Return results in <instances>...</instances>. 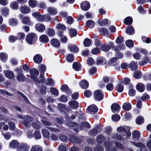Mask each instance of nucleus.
I'll list each match as a JSON object with an SVG mask.
<instances>
[{
    "instance_id": "2eb2a0df",
    "label": "nucleus",
    "mask_w": 151,
    "mask_h": 151,
    "mask_svg": "<svg viewBox=\"0 0 151 151\" xmlns=\"http://www.w3.org/2000/svg\"><path fill=\"white\" fill-rule=\"evenodd\" d=\"M20 11L24 14L28 13L30 11V9L26 6H21L20 8Z\"/></svg>"
},
{
    "instance_id": "6ab92c4d",
    "label": "nucleus",
    "mask_w": 151,
    "mask_h": 151,
    "mask_svg": "<svg viewBox=\"0 0 151 151\" xmlns=\"http://www.w3.org/2000/svg\"><path fill=\"white\" fill-rule=\"evenodd\" d=\"M80 84L81 87L83 89H86L88 87V83L85 80H83L81 81L80 82Z\"/></svg>"
},
{
    "instance_id": "a18cd8bd",
    "label": "nucleus",
    "mask_w": 151,
    "mask_h": 151,
    "mask_svg": "<svg viewBox=\"0 0 151 151\" xmlns=\"http://www.w3.org/2000/svg\"><path fill=\"white\" fill-rule=\"evenodd\" d=\"M42 133L44 137L46 138L49 137L50 133L49 131L45 129H42Z\"/></svg>"
},
{
    "instance_id": "603ef678",
    "label": "nucleus",
    "mask_w": 151,
    "mask_h": 151,
    "mask_svg": "<svg viewBox=\"0 0 151 151\" xmlns=\"http://www.w3.org/2000/svg\"><path fill=\"white\" fill-rule=\"evenodd\" d=\"M37 2L34 0H30L29 1V4L30 6L33 8L35 7L37 4Z\"/></svg>"
},
{
    "instance_id": "aec40b11",
    "label": "nucleus",
    "mask_w": 151,
    "mask_h": 151,
    "mask_svg": "<svg viewBox=\"0 0 151 151\" xmlns=\"http://www.w3.org/2000/svg\"><path fill=\"white\" fill-rule=\"evenodd\" d=\"M132 139L134 140H137L139 138L140 136V132L137 130L134 131L132 133Z\"/></svg>"
},
{
    "instance_id": "5fc2aeb1",
    "label": "nucleus",
    "mask_w": 151,
    "mask_h": 151,
    "mask_svg": "<svg viewBox=\"0 0 151 151\" xmlns=\"http://www.w3.org/2000/svg\"><path fill=\"white\" fill-rule=\"evenodd\" d=\"M51 93L53 95L58 96V91L55 88L52 87L50 89Z\"/></svg>"
},
{
    "instance_id": "58836bf2",
    "label": "nucleus",
    "mask_w": 151,
    "mask_h": 151,
    "mask_svg": "<svg viewBox=\"0 0 151 151\" xmlns=\"http://www.w3.org/2000/svg\"><path fill=\"white\" fill-rule=\"evenodd\" d=\"M144 119L142 116H139L137 117L136 119V122L138 124H141L143 122Z\"/></svg>"
},
{
    "instance_id": "a211bd4d",
    "label": "nucleus",
    "mask_w": 151,
    "mask_h": 151,
    "mask_svg": "<svg viewBox=\"0 0 151 151\" xmlns=\"http://www.w3.org/2000/svg\"><path fill=\"white\" fill-rule=\"evenodd\" d=\"M51 45L56 47H59L60 45V43L58 40L56 39H52L50 41Z\"/></svg>"
},
{
    "instance_id": "37998d69",
    "label": "nucleus",
    "mask_w": 151,
    "mask_h": 151,
    "mask_svg": "<svg viewBox=\"0 0 151 151\" xmlns=\"http://www.w3.org/2000/svg\"><path fill=\"white\" fill-rule=\"evenodd\" d=\"M10 6L11 8L14 9H17L19 8L17 2L15 1L11 3Z\"/></svg>"
},
{
    "instance_id": "9d476101",
    "label": "nucleus",
    "mask_w": 151,
    "mask_h": 151,
    "mask_svg": "<svg viewBox=\"0 0 151 151\" xmlns=\"http://www.w3.org/2000/svg\"><path fill=\"white\" fill-rule=\"evenodd\" d=\"M35 27L37 31L41 32H43L45 29L44 25L40 23L37 24L35 25Z\"/></svg>"
},
{
    "instance_id": "09e8293b",
    "label": "nucleus",
    "mask_w": 151,
    "mask_h": 151,
    "mask_svg": "<svg viewBox=\"0 0 151 151\" xmlns=\"http://www.w3.org/2000/svg\"><path fill=\"white\" fill-rule=\"evenodd\" d=\"M1 12L2 15L6 16L9 14V9L6 7H4L1 9Z\"/></svg>"
},
{
    "instance_id": "c9c22d12",
    "label": "nucleus",
    "mask_w": 151,
    "mask_h": 151,
    "mask_svg": "<svg viewBox=\"0 0 151 151\" xmlns=\"http://www.w3.org/2000/svg\"><path fill=\"white\" fill-rule=\"evenodd\" d=\"M86 25L90 28H93L95 26L94 22L92 20H88L86 22Z\"/></svg>"
},
{
    "instance_id": "4468645a",
    "label": "nucleus",
    "mask_w": 151,
    "mask_h": 151,
    "mask_svg": "<svg viewBox=\"0 0 151 151\" xmlns=\"http://www.w3.org/2000/svg\"><path fill=\"white\" fill-rule=\"evenodd\" d=\"M70 106L72 109H76L78 106V103L76 101H71L68 102Z\"/></svg>"
},
{
    "instance_id": "473e14b6",
    "label": "nucleus",
    "mask_w": 151,
    "mask_h": 151,
    "mask_svg": "<svg viewBox=\"0 0 151 151\" xmlns=\"http://www.w3.org/2000/svg\"><path fill=\"white\" fill-rule=\"evenodd\" d=\"M47 34L50 37H52L55 34V31L53 29L49 28L47 29Z\"/></svg>"
},
{
    "instance_id": "7ed1b4c3",
    "label": "nucleus",
    "mask_w": 151,
    "mask_h": 151,
    "mask_svg": "<svg viewBox=\"0 0 151 151\" xmlns=\"http://www.w3.org/2000/svg\"><path fill=\"white\" fill-rule=\"evenodd\" d=\"M37 39V36L34 33H29L26 37L27 42L29 44L35 43L36 42Z\"/></svg>"
},
{
    "instance_id": "72a5a7b5",
    "label": "nucleus",
    "mask_w": 151,
    "mask_h": 151,
    "mask_svg": "<svg viewBox=\"0 0 151 151\" xmlns=\"http://www.w3.org/2000/svg\"><path fill=\"white\" fill-rule=\"evenodd\" d=\"M101 49L102 50L106 52L110 49V46L109 44H105L101 46Z\"/></svg>"
},
{
    "instance_id": "4d7b16f0",
    "label": "nucleus",
    "mask_w": 151,
    "mask_h": 151,
    "mask_svg": "<svg viewBox=\"0 0 151 151\" xmlns=\"http://www.w3.org/2000/svg\"><path fill=\"white\" fill-rule=\"evenodd\" d=\"M17 79L19 81H22L25 80V77L23 74L20 73L18 75Z\"/></svg>"
},
{
    "instance_id": "1a4fd4ad",
    "label": "nucleus",
    "mask_w": 151,
    "mask_h": 151,
    "mask_svg": "<svg viewBox=\"0 0 151 151\" xmlns=\"http://www.w3.org/2000/svg\"><path fill=\"white\" fill-rule=\"evenodd\" d=\"M58 36L60 37V41L61 42L66 43L68 40L66 36L63 34V32H59L58 33Z\"/></svg>"
},
{
    "instance_id": "f704fd0d",
    "label": "nucleus",
    "mask_w": 151,
    "mask_h": 151,
    "mask_svg": "<svg viewBox=\"0 0 151 151\" xmlns=\"http://www.w3.org/2000/svg\"><path fill=\"white\" fill-rule=\"evenodd\" d=\"M126 33L129 35H132L134 33L133 28L132 27H127L126 28Z\"/></svg>"
},
{
    "instance_id": "338daca9",
    "label": "nucleus",
    "mask_w": 151,
    "mask_h": 151,
    "mask_svg": "<svg viewBox=\"0 0 151 151\" xmlns=\"http://www.w3.org/2000/svg\"><path fill=\"white\" fill-rule=\"evenodd\" d=\"M95 63L94 60L91 58H89L87 60V63L90 65H93Z\"/></svg>"
},
{
    "instance_id": "2f4dec72",
    "label": "nucleus",
    "mask_w": 151,
    "mask_h": 151,
    "mask_svg": "<svg viewBox=\"0 0 151 151\" xmlns=\"http://www.w3.org/2000/svg\"><path fill=\"white\" fill-rule=\"evenodd\" d=\"M60 89L61 91L64 92H67L68 93H71L70 91H69L68 86L64 84L62 86Z\"/></svg>"
},
{
    "instance_id": "a19ab883",
    "label": "nucleus",
    "mask_w": 151,
    "mask_h": 151,
    "mask_svg": "<svg viewBox=\"0 0 151 151\" xmlns=\"http://www.w3.org/2000/svg\"><path fill=\"white\" fill-rule=\"evenodd\" d=\"M91 40L90 39L86 38L84 41L83 45L86 47L89 46L91 44Z\"/></svg>"
},
{
    "instance_id": "5701e85b",
    "label": "nucleus",
    "mask_w": 151,
    "mask_h": 151,
    "mask_svg": "<svg viewBox=\"0 0 151 151\" xmlns=\"http://www.w3.org/2000/svg\"><path fill=\"white\" fill-rule=\"evenodd\" d=\"M40 40L41 42L45 43L49 41V38L47 35H42L40 36Z\"/></svg>"
},
{
    "instance_id": "c756f323",
    "label": "nucleus",
    "mask_w": 151,
    "mask_h": 151,
    "mask_svg": "<svg viewBox=\"0 0 151 151\" xmlns=\"http://www.w3.org/2000/svg\"><path fill=\"white\" fill-rule=\"evenodd\" d=\"M81 64L77 62L73 63V69L76 71H79L81 68Z\"/></svg>"
},
{
    "instance_id": "0eeeda50",
    "label": "nucleus",
    "mask_w": 151,
    "mask_h": 151,
    "mask_svg": "<svg viewBox=\"0 0 151 151\" xmlns=\"http://www.w3.org/2000/svg\"><path fill=\"white\" fill-rule=\"evenodd\" d=\"M66 124L70 127H74V128H73L72 129H74V130L75 132H77L78 131V124H76L75 123H73L72 122L69 121L68 120H67L66 122Z\"/></svg>"
},
{
    "instance_id": "3c124183",
    "label": "nucleus",
    "mask_w": 151,
    "mask_h": 151,
    "mask_svg": "<svg viewBox=\"0 0 151 151\" xmlns=\"http://www.w3.org/2000/svg\"><path fill=\"white\" fill-rule=\"evenodd\" d=\"M101 52V50L99 48L96 47L92 49L91 51L92 54L93 55H97Z\"/></svg>"
},
{
    "instance_id": "20e7f679",
    "label": "nucleus",
    "mask_w": 151,
    "mask_h": 151,
    "mask_svg": "<svg viewBox=\"0 0 151 151\" xmlns=\"http://www.w3.org/2000/svg\"><path fill=\"white\" fill-rule=\"evenodd\" d=\"M104 97L103 92L100 90L95 91L94 93V97L95 100L99 101L102 100Z\"/></svg>"
},
{
    "instance_id": "6e6d98bb",
    "label": "nucleus",
    "mask_w": 151,
    "mask_h": 151,
    "mask_svg": "<svg viewBox=\"0 0 151 151\" xmlns=\"http://www.w3.org/2000/svg\"><path fill=\"white\" fill-rule=\"evenodd\" d=\"M106 88L108 91H111L114 89V86L112 83H109L106 85Z\"/></svg>"
},
{
    "instance_id": "49530a36",
    "label": "nucleus",
    "mask_w": 151,
    "mask_h": 151,
    "mask_svg": "<svg viewBox=\"0 0 151 151\" xmlns=\"http://www.w3.org/2000/svg\"><path fill=\"white\" fill-rule=\"evenodd\" d=\"M70 35L72 37L76 36L77 34L76 30L73 28H71L69 30Z\"/></svg>"
},
{
    "instance_id": "e433bc0d",
    "label": "nucleus",
    "mask_w": 151,
    "mask_h": 151,
    "mask_svg": "<svg viewBox=\"0 0 151 151\" xmlns=\"http://www.w3.org/2000/svg\"><path fill=\"white\" fill-rule=\"evenodd\" d=\"M45 83L46 85L53 86L54 84V82L50 78H47L46 81L44 78Z\"/></svg>"
},
{
    "instance_id": "13d9d810",
    "label": "nucleus",
    "mask_w": 151,
    "mask_h": 151,
    "mask_svg": "<svg viewBox=\"0 0 151 151\" xmlns=\"http://www.w3.org/2000/svg\"><path fill=\"white\" fill-rule=\"evenodd\" d=\"M97 71V68L95 67H91L89 70V73L91 75H93L95 74Z\"/></svg>"
},
{
    "instance_id": "4be33fe9",
    "label": "nucleus",
    "mask_w": 151,
    "mask_h": 151,
    "mask_svg": "<svg viewBox=\"0 0 151 151\" xmlns=\"http://www.w3.org/2000/svg\"><path fill=\"white\" fill-rule=\"evenodd\" d=\"M133 76L134 78L138 79L142 77V74L140 71H137L134 72L133 74Z\"/></svg>"
},
{
    "instance_id": "de8ad7c7",
    "label": "nucleus",
    "mask_w": 151,
    "mask_h": 151,
    "mask_svg": "<svg viewBox=\"0 0 151 151\" xmlns=\"http://www.w3.org/2000/svg\"><path fill=\"white\" fill-rule=\"evenodd\" d=\"M7 57V54L4 53H1L0 54V59L4 62H5L6 61Z\"/></svg>"
},
{
    "instance_id": "864d4df0",
    "label": "nucleus",
    "mask_w": 151,
    "mask_h": 151,
    "mask_svg": "<svg viewBox=\"0 0 151 151\" xmlns=\"http://www.w3.org/2000/svg\"><path fill=\"white\" fill-rule=\"evenodd\" d=\"M30 151H42V150L39 146L35 145L32 147Z\"/></svg>"
},
{
    "instance_id": "e2e57ef3",
    "label": "nucleus",
    "mask_w": 151,
    "mask_h": 151,
    "mask_svg": "<svg viewBox=\"0 0 151 151\" xmlns=\"http://www.w3.org/2000/svg\"><path fill=\"white\" fill-rule=\"evenodd\" d=\"M120 119V116L117 114L113 115L112 116V119L113 121L117 122Z\"/></svg>"
},
{
    "instance_id": "ea45409f",
    "label": "nucleus",
    "mask_w": 151,
    "mask_h": 151,
    "mask_svg": "<svg viewBox=\"0 0 151 151\" xmlns=\"http://www.w3.org/2000/svg\"><path fill=\"white\" fill-rule=\"evenodd\" d=\"M124 86L121 83L117 84L116 86V90L119 92H122L124 89Z\"/></svg>"
},
{
    "instance_id": "cd10ccee",
    "label": "nucleus",
    "mask_w": 151,
    "mask_h": 151,
    "mask_svg": "<svg viewBox=\"0 0 151 151\" xmlns=\"http://www.w3.org/2000/svg\"><path fill=\"white\" fill-rule=\"evenodd\" d=\"M137 62H135L134 61L131 62L129 65V67L130 68L131 70H136L137 68Z\"/></svg>"
},
{
    "instance_id": "774afa93",
    "label": "nucleus",
    "mask_w": 151,
    "mask_h": 151,
    "mask_svg": "<svg viewBox=\"0 0 151 151\" xmlns=\"http://www.w3.org/2000/svg\"><path fill=\"white\" fill-rule=\"evenodd\" d=\"M46 87L44 85H42L41 86L40 92L41 93L43 94H45L46 93Z\"/></svg>"
},
{
    "instance_id": "4c0bfd02",
    "label": "nucleus",
    "mask_w": 151,
    "mask_h": 151,
    "mask_svg": "<svg viewBox=\"0 0 151 151\" xmlns=\"http://www.w3.org/2000/svg\"><path fill=\"white\" fill-rule=\"evenodd\" d=\"M133 144L135 146L138 147H141V151H142V150H145V146L144 145L140 143V142H138L136 143L134 142H132Z\"/></svg>"
},
{
    "instance_id": "393cba45",
    "label": "nucleus",
    "mask_w": 151,
    "mask_h": 151,
    "mask_svg": "<svg viewBox=\"0 0 151 151\" xmlns=\"http://www.w3.org/2000/svg\"><path fill=\"white\" fill-rule=\"evenodd\" d=\"M132 108L131 104L129 103H125L122 106L123 109L126 111L130 110Z\"/></svg>"
},
{
    "instance_id": "052dcab7",
    "label": "nucleus",
    "mask_w": 151,
    "mask_h": 151,
    "mask_svg": "<svg viewBox=\"0 0 151 151\" xmlns=\"http://www.w3.org/2000/svg\"><path fill=\"white\" fill-rule=\"evenodd\" d=\"M126 45L128 47H132L133 46L134 43L132 40H127L126 42Z\"/></svg>"
},
{
    "instance_id": "6e6552de",
    "label": "nucleus",
    "mask_w": 151,
    "mask_h": 151,
    "mask_svg": "<svg viewBox=\"0 0 151 151\" xmlns=\"http://www.w3.org/2000/svg\"><path fill=\"white\" fill-rule=\"evenodd\" d=\"M81 7L83 10L85 11L87 10L90 7L89 2L87 1L83 2L81 4Z\"/></svg>"
},
{
    "instance_id": "0e129e2a",
    "label": "nucleus",
    "mask_w": 151,
    "mask_h": 151,
    "mask_svg": "<svg viewBox=\"0 0 151 151\" xmlns=\"http://www.w3.org/2000/svg\"><path fill=\"white\" fill-rule=\"evenodd\" d=\"M84 93V96L87 98L90 97L92 95V92L88 90H85Z\"/></svg>"
},
{
    "instance_id": "ddd939ff",
    "label": "nucleus",
    "mask_w": 151,
    "mask_h": 151,
    "mask_svg": "<svg viewBox=\"0 0 151 151\" xmlns=\"http://www.w3.org/2000/svg\"><path fill=\"white\" fill-rule=\"evenodd\" d=\"M136 87L137 90L140 92H143L145 89V86L142 83H137L136 85Z\"/></svg>"
},
{
    "instance_id": "7c9ffc66",
    "label": "nucleus",
    "mask_w": 151,
    "mask_h": 151,
    "mask_svg": "<svg viewBox=\"0 0 151 151\" xmlns=\"http://www.w3.org/2000/svg\"><path fill=\"white\" fill-rule=\"evenodd\" d=\"M70 140L73 143H78L80 142V139L74 136L70 137Z\"/></svg>"
},
{
    "instance_id": "c03bdc74",
    "label": "nucleus",
    "mask_w": 151,
    "mask_h": 151,
    "mask_svg": "<svg viewBox=\"0 0 151 151\" xmlns=\"http://www.w3.org/2000/svg\"><path fill=\"white\" fill-rule=\"evenodd\" d=\"M132 22V18L130 17L126 18L124 19V23L126 25H130Z\"/></svg>"
},
{
    "instance_id": "69168bd1",
    "label": "nucleus",
    "mask_w": 151,
    "mask_h": 151,
    "mask_svg": "<svg viewBox=\"0 0 151 151\" xmlns=\"http://www.w3.org/2000/svg\"><path fill=\"white\" fill-rule=\"evenodd\" d=\"M17 39V37L15 36L11 35L9 37V40L11 43H13Z\"/></svg>"
},
{
    "instance_id": "f8f14e48",
    "label": "nucleus",
    "mask_w": 151,
    "mask_h": 151,
    "mask_svg": "<svg viewBox=\"0 0 151 151\" xmlns=\"http://www.w3.org/2000/svg\"><path fill=\"white\" fill-rule=\"evenodd\" d=\"M29 149L28 146L26 144H23L21 145L19 147L17 148V151H28Z\"/></svg>"
},
{
    "instance_id": "9b49d317",
    "label": "nucleus",
    "mask_w": 151,
    "mask_h": 151,
    "mask_svg": "<svg viewBox=\"0 0 151 151\" xmlns=\"http://www.w3.org/2000/svg\"><path fill=\"white\" fill-rule=\"evenodd\" d=\"M19 143L18 141L15 140H13L10 142L9 145V147L10 148L14 149L17 148H17L19 147Z\"/></svg>"
},
{
    "instance_id": "bb28decb",
    "label": "nucleus",
    "mask_w": 151,
    "mask_h": 151,
    "mask_svg": "<svg viewBox=\"0 0 151 151\" xmlns=\"http://www.w3.org/2000/svg\"><path fill=\"white\" fill-rule=\"evenodd\" d=\"M96 63L98 65H102L106 63V60L103 57H99L97 58Z\"/></svg>"
},
{
    "instance_id": "a878e982",
    "label": "nucleus",
    "mask_w": 151,
    "mask_h": 151,
    "mask_svg": "<svg viewBox=\"0 0 151 151\" xmlns=\"http://www.w3.org/2000/svg\"><path fill=\"white\" fill-rule=\"evenodd\" d=\"M118 63V60L116 58H111L109 60V63L112 66L117 65Z\"/></svg>"
},
{
    "instance_id": "680f3d73",
    "label": "nucleus",
    "mask_w": 151,
    "mask_h": 151,
    "mask_svg": "<svg viewBox=\"0 0 151 151\" xmlns=\"http://www.w3.org/2000/svg\"><path fill=\"white\" fill-rule=\"evenodd\" d=\"M105 138L104 136L100 135L97 137L96 140L98 142L101 143L104 141Z\"/></svg>"
},
{
    "instance_id": "39448f33",
    "label": "nucleus",
    "mask_w": 151,
    "mask_h": 151,
    "mask_svg": "<svg viewBox=\"0 0 151 151\" xmlns=\"http://www.w3.org/2000/svg\"><path fill=\"white\" fill-rule=\"evenodd\" d=\"M98 110V109L96 106L94 104H93L88 107L86 111H88V112L90 114H93L96 113Z\"/></svg>"
},
{
    "instance_id": "b1692460",
    "label": "nucleus",
    "mask_w": 151,
    "mask_h": 151,
    "mask_svg": "<svg viewBox=\"0 0 151 151\" xmlns=\"http://www.w3.org/2000/svg\"><path fill=\"white\" fill-rule=\"evenodd\" d=\"M120 108V106L116 103H114L111 106V109L112 112L118 111Z\"/></svg>"
},
{
    "instance_id": "dca6fc26",
    "label": "nucleus",
    "mask_w": 151,
    "mask_h": 151,
    "mask_svg": "<svg viewBox=\"0 0 151 151\" xmlns=\"http://www.w3.org/2000/svg\"><path fill=\"white\" fill-rule=\"evenodd\" d=\"M68 49L73 53L77 52L79 50L78 47L76 45L70 44L68 45Z\"/></svg>"
},
{
    "instance_id": "c85d7f7f",
    "label": "nucleus",
    "mask_w": 151,
    "mask_h": 151,
    "mask_svg": "<svg viewBox=\"0 0 151 151\" xmlns=\"http://www.w3.org/2000/svg\"><path fill=\"white\" fill-rule=\"evenodd\" d=\"M47 12L49 14L52 15H55L57 12L56 9L55 8L52 7L48 8Z\"/></svg>"
},
{
    "instance_id": "8fccbe9b",
    "label": "nucleus",
    "mask_w": 151,
    "mask_h": 151,
    "mask_svg": "<svg viewBox=\"0 0 151 151\" xmlns=\"http://www.w3.org/2000/svg\"><path fill=\"white\" fill-rule=\"evenodd\" d=\"M103 81L105 83H108L109 82V81L112 82L113 81V79H111V78L109 77L105 76H104L103 78Z\"/></svg>"
},
{
    "instance_id": "bf43d9fd",
    "label": "nucleus",
    "mask_w": 151,
    "mask_h": 151,
    "mask_svg": "<svg viewBox=\"0 0 151 151\" xmlns=\"http://www.w3.org/2000/svg\"><path fill=\"white\" fill-rule=\"evenodd\" d=\"M34 136L36 139H40L41 137L40 132L38 131H35V132Z\"/></svg>"
},
{
    "instance_id": "423d86ee",
    "label": "nucleus",
    "mask_w": 151,
    "mask_h": 151,
    "mask_svg": "<svg viewBox=\"0 0 151 151\" xmlns=\"http://www.w3.org/2000/svg\"><path fill=\"white\" fill-rule=\"evenodd\" d=\"M5 76L9 79H12L14 77L13 72L10 70H5L3 72Z\"/></svg>"
},
{
    "instance_id": "f3484780",
    "label": "nucleus",
    "mask_w": 151,
    "mask_h": 151,
    "mask_svg": "<svg viewBox=\"0 0 151 151\" xmlns=\"http://www.w3.org/2000/svg\"><path fill=\"white\" fill-rule=\"evenodd\" d=\"M33 60L35 63L39 64L42 62V57L40 54H37L34 56L33 58Z\"/></svg>"
},
{
    "instance_id": "412c9836",
    "label": "nucleus",
    "mask_w": 151,
    "mask_h": 151,
    "mask_svg": "<svg viewBox=\"0 0 151 151\" xmlns=\"http://www.w3.org/2000/svg\"><path fill=\"white\" fill-rule=\"evenodd\" d=\"M78 129H79L81 130L84 128H90V125L87 122H83L79 126L78 125Z\"/></svg>"
},
{
    "instance_id": "f03ea898",
    "label": "nucleus",
    "mask_w": 151,
    "mask_h": 151,
    "mask_svg": "<svg viewBox=\"0 0 151 151\" xmlns=\"http://www.w3.org/2000/svg\"><path fill=\"white\" fill-rule=\"evenodd\" d=\"M18 117L21 119H23L22 124L24 126L27 128H29L31 125L30 122H32L33 120V118L30 116H22L20 114L17 115Z\"/></svg>"
},
{
    "instance_id": "79ce46f5",
    "label": "nucleus",
    "mask_w": 151,
    "mask_h": 151,
    "mask_svg": "<svg viewBox=\"0 0 151 151\" xmlns=\"http://www.w3.org/2000/svg\"><path fill=\"white\" fill-rule=\"evenodd\" d=\"M67 60L69 62H71L74 59V57L73 55L72 54H69L67 55L66 57Z\"/></svg>"
},
{
    "instance_id": "f257e3e1",
    "label": "nucleus",
    "mask_w": 151,
    "mask_h": 151,
    "mask_svg": "<svg viewBox=\"0 0 151 151\" xmlns=\"http://www.w3.org/2000/svg\"><path fill=\"white\" fill-rule=\"evenodd\" d=\"M39 69L40 72L39 79L37 77L39 74V72L37 69H33L30 71V77L37 83H44L45 82L43 77L44 73L46 70V66L43 64H41L39 66Z\"/></svg>"
}]
</instances>
